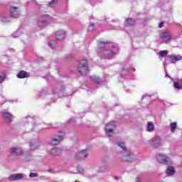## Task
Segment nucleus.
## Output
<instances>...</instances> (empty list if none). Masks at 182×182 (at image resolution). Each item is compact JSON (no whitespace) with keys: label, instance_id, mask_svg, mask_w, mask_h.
I'll return each mask as SVG.
<instances>
[{"label":"nucleus","instance_id":"1","mask_svg":"<svg viewBox=\"0 0 182 182\" xmlns=\"http://www.w3.org/2000/svg\"><path fill=\"white\" fill-rule=\"evenodd\" d=\"M96 52L99 53L101 58L110 59L119 52V48L114 44L110 46L107 41H99L98 49L96 50Z\"/></svg>","mask_w":182,"mask_h":182},{"label":"nucleus","instance_id":"2","mask_svg":"<svg viewBox=\"0 0 182 182\" xmlns=\"http://www.w3.org/2000/svg\"><path fill=\"white\" fill-rule=\"evenodd\" d=\"M117 146L122 149V151L119 154V157L122 161H134L136 160V156L126 149V144L124 142L117 141Z\"/></svg>","mask_w":182,"mask_h":182},{"label":"nucleus","instance_id":"3","mask_svg":"<svg viewBox=\"0 0 182 182\" xmlns=\"http://www.w3.org/2000/svg\"><path fill=\"white\" fill-rule=\"evenodd\" d=\"M34 122L35 118L31 116H27L25 118H23L22 121L17 123L16 125L21 126V127H25L27 132H31V130H33L36 127Z\"/></svg>","mask_w":182,"mask_h":182},{"label":"nucleus","instance_id":"4","mask_svg":"<svg viewBox=\"0 0 182 182\" xmlns=\"http://www.w3.org/2000/svg\"><path fill=\"white\" fill-rule=\"evenodd\" d=\"M77 72L85 76L89 73V63H87V59L83 58L82 59L77 66Z\"/></svg>","mask_w":182,"mask_h":182},{"label":"nucleus","instance_id":"5","mask_svg":"<svg viewBox=\"0 0 182 182\" xmlns=\"http://www.w3.org/2000/svg\"><path fill=\"white\" fill-rule=\"evenodd\" d=\"M52 21H53V19L51 18V17H50L49 15H41L38 18L37 25L39 28H45V26H48L49 23H52Z\"/></svg>","mask_w":182,"mask_h":182},{"label":"nucleus","instance_id":"6","mask_svg":"<svg viewBox=\"0 0 182 182\" xmlns=\"http://www.w3.org/2000/svg\"><path fill=\"white\" fill-rule=\"evenodd\" d=\"M156 160L160 164L164 166H170L171 164V159L167 155L164 154H158L156 155Z\"/></svg>","mask_w":182,"mask_h":182},{"label":"nucleus","instance_id":"7","mask_svg":"<svg viewBox=\"0 0 182 182\" xmlns=\"http://www.w3.org/2000/svg\"><path fill=\"white\" fill-rule=\"evenodd\" d=\"M116 129V122H111L109 124H107L105 127V133L107 136L109 137H113L114 135V130Z\"/></svg>","mask_w":182,"mask_h":182},{"label":"nucleus","instance_id":"8","mask_svg":"<svg viewBox=\"0 0 182 182\" xmlns=\"http://www.w3.org/2000/svg\"><path fill=\"white\" fill-rule=\"evenodd\" d=\"M160 38L162 43H170L173 37L171 36V33L170 31H164L160 34Z\"/></svg>","mask_w":182,"mask_h":182},{"label":"nucleus","instance_id":"9","mask_svg":"<svg viewBox=\"0 0 182 182\" xmlns=\"http://www.w3.org/2000/svg\"><path fill=\"white\" fill-rule=\"evenodd\" d=\"M64 136H65L64 132H60V134L55 135L50 141V144L52 146H58V144H59V143H60L62 140H63Z\"/></svg>","mask_w":182,"mask_h":182},{"label":"nucleus","instance_id":"10","mask_svg":"<svg viewBox=\"0 0 182 182\" xmlns=\"http://www.w3.org/2000/svg\"><path fill=\"white\" fill-rule=\"evenodd\" d=\"M31 150H36L42 146V142L39 139H33L29 143Z\"/></svg>","mask_w":182,"mask_h":182},{"label":"nucleus","instance_id":"11","mask_svg":"<svg viewBox=\"0 0 182 182\" xmlns=\"http://www.w3.org/2000/svg\"><path fill=\"white\" fill-rule=\"evenodd\" d=\"M9 13L11 18H19L21 16V9L16 6H11Z\"/></svg>","mask_w":182,"mask_h":182},{"label":"nucleus","instance_id":"12","mask_svg":"<svg viewBox=\"0 0 182 182\" xmlns=\"http://www.w3.org/2000/svg\"><path fill=\"white\" fill-rule=\"evenodd\" d=\"M87 157V149H82L75 154L77 160H85Z\"/></svg>","mask_w":182,"mask_h":182},{"label":"nucleus","instance_id":"13","mask_svg":"<svg viewBox=\"0 0 182 182\" xmlns=\"http://www.w3.org/2000/svg\"><path fill=\"white\" fill-rule=\"evenodd\" d=\"M136 69L133 68L132 65L127 64L122 68V70L121 72V75L124 76V75H127L129 72H135Z\"/></svg>","mask_w":182,"mask_h":182},{"label":"nucleus","instance_id":"14","mask_svg":"<svg viewBox=\"0 0 182 182\" xmlns=\"http://www.w3.org/2000/svg\"><path fill=\"white\" fill-rule=\"evenodd\" d=\"M10 153L12 156H16L18 157L19 156H23V151H22V149L19 147H13L10 149Z\"/></svg>","mask_w":182,"mask_h":182},{"label":"nucleus","instance_id":"15","mask_svg":"<svg viewBox=\"0 0 182 182\" xmlns=\"http://www.w3.org/2000/svg\"><path fill=\"white\" fill-rule=\"evenodd\" d=\"M166 59L168 62H171V63H176V62H178V60H182V56L168 55L166 56Z\"/></svg>","mask_w":182,"mask_h":182},{"label":"nucleus","instance_id":"16","mask_svg":"<svg viewBox=\"0 0 182 182\" xmlns=\"http://www.w3.org/2000/svg\"><path fill=\"white\" fill-rule=\"evenodd\" d=\"M55 38L57 41H62V39H65L66 38V32L63 30H59L55 33Z\"/></svg>","mask_w":182,"mask_h":182},{"label":"nucleus","instance_id":"17","mask_svg":"<svg viewBox=\"0 0 182 182\" xmlns=\"http://www.w3.org/2000/svg\"><path fill=\"white\" fill-rule=\"evenodd\" d=\"M151 144L154 147H160V146H161V139L160 138V136H155L152 139Z\"/></svg>","mask_w":182,"mask_h":182},{"label":"nucleus","instance_id":"18","mask_svg":"<svg viewBox=\"0 0 182 182\" xmlns=\"http://www.w3.org/2000/svg\"><path fill=\"white\" fill-rule=\"evenodd\" d=\"M3 117L5 119L6 122H7V123H11V122L15 119V117L8 112H3Z\"/></svg>","mask_w":182,"mask_h":182},{"label":"nucleus","instance_id":"19","mask_svg":"<svg viewBox=\"0 0 182 182\" xmlns=\"http://www.w3.org/2000/svg\"><path fill=\"white\" fill-rule=\"evenodd\" d=\"M107 161H109V157L105 156L104 158L102 159L101 165L100 166V171L101 173H103V171H105V170H106V168H107V166H106V165H105L102 168V166H103V164H106L107 163Z\"/></svg>","mask_w":182,"mask_h":182},{"label":"nucleus","instance_id":"20","mask_svg":"<svg viewBox=\"0 0 182 182\" xmlns=\"http://www.w3.org/2000/svg\"><path fill=\"white\" fill-rule=\"evenodd\" d=\"M11 181H15L16 180H22L23 178V173H14L9 176Z\"/></svg>","mask_w":182,"mask_h":182},{"label":"nucleus","instance_id":"21","mask_svg":"<svg viewBox=\"0 0 182 182\" xmlns=\"http://www.w3.org/2000/svg\"><path fill=\"white\" fill-rule=\"evenodd\" d=\"M60 153H62V150L56 146H54L50 150V154H52V156H59Z\"/></svg>","mask_w":182,"mask_h":182},{"label":"nucleus","instance_id":"22","mask_svg":"<svg viewBox=\"0 0 182 182\" xmlns=\"http://www.w3.org/2000/svg\"><path fill=\"white\" fill-rule=\"evenodd\" d=\"M64 90H65V86H62L61 89L59 90L58 92L53 91V95L55 99H58V97H62L63 96Z\"/></svg>","mask_w":182,"mask_h":182},{"label":"nucleus","instance_id":"23","mask_svg":"<svg viewBox=\"0 0 182 182\" xmlns=\"http://www.w3.org/2000/svg\"><path fill=\"white\" fill-rule=\"evenodd\" d=\"M90 80H91V82H93L94 83H97V85H100V83L103 82L102 81V80H100V78H99V77L96 75L90 76Z\"/></svg>","mask_w":182,"mask_h":182},{"label":"nucleus","instance_id":"24","mask_svg":"<svg viewBox=\"0 0 182 182\" xmlns=\"http://www.w3.org/2000/svg\"><path fill=\"white\" fill-rule=\"evenodd\" d=\"M136 21L133 20V18H127L125 22L124 23V26H133L135 25Z\"/></svg>","mask_w":182,"mask_h":182},{"label":"nucleus","instance_id":"25","mask_svg":"<svg viewBox=\"0 0 182 182\" xmlns=\"http://www.w3.org/2000/svg\"><path fill=\"white\" fill-rule=\"evenodd\" d=\"M22 33H23V28L21 27L12 34V36L13 38H18V36H21Z\"/></svg>","mask_w":182,"mask_h":182},{"label":"nucleus","instance_id":"26","mask_svg":"<svg viewBox=\"0 0 182 182\" xmlns=\"http://www.w3.org/2000/svg\"><path fill=\"white\" fill-rule=\"evenodd\" d=\"M16 76L18 79H25V77H28V73H26V71L21 70Z\"/></svg>","mask_w":182,"mask_h":182},{"label":"nucleus","instance_id":"27","mask_svg":"<svg viewBox=\"0 0 182 182\" xmlns=\"http://www.w3.org/2000/svg\"><path fill=\"white\" fill-rule=\"evenodd\" d=\"M0 22L1 23H8L11 22V18L8 16H0Z\"/></svg>","mask_w":182,"mask_h":182},{"label":"nucleus","instance_id":"28","mask_svg":"<svg viewBox=\"0 0 182 182\" xmlns=\"http://www.w3.org/2000/svg\"><path fill=\"white\" fill-rule=\"evenodd\" d=\"M166 174H168L169 176H173V175H174V173H176V170H174V167L168 166L166 168Z\"/></svg>","mask_w":182,"mask_h":182},{"label":"nucleus","instance_id":"29","mask_svg":"<svg viewBox=\"0 0 182 182\" xmlns=\"http://www.w3.org/2000/svg\"><path fill=\"white\" fill-rule=\"evenodd\" d=\"M146 132H149V133L154 132V124H153L151 122H148Z\"/></svg>","mask_w":182,"mask_h":182},{"label":"nucleus","instance_id":"30","mask_svg":"<svg viewBox=\"0 0 182 182\" xmlns=\"http://www.w3.org/2000/svg\"><path fill=\"white\" fill-rule=\"evenodd\" d=\"M170 127H171V132L172 133H174V132H176V129H177V123L176 122L171 123Z\"/></svg>","mask_w":182,"mask_h":182},{"label":"nucleus","instance_id":"31","mask_svg":"<svg viewBox=\"0 0 182 182\" xmlns=\"http://www.w3.org/2000/svg\"><path fill=\"white\" fill-rule=\"evenodd\" d=\"M173 87H175V89H177L178 90H181L182 85L178 82H173Z\"/></svg>","mask_w":182,"mask_h":182},{"label":"nucleus","instance_id":"32","mask_svg":"<svg viewBox=\"0 0 182 182\" xmlns=\"http://www.w3.org/2000/svg\"><path fill=\"white\" fill-rule=\"evenodd\" d=\"M56 4H58V0H52L48 3V6H49V8H53V6H55Z\"/></svg>","mask_w":182,"mask_h":182},{"label":"nucleus","instance_id":"33","mask_svg":"<svg viewBox=\"0 0 182 182\" xmlns=\"http://www.w3.org/2000/svg\"><path fill=\"white\" fill-rule=\"evenodd\" d=\"M48 46H50V48L53 49L55 48V46H56V41L53 40V41H49Z\"/></svg>","mask_w":182,"mask_h":182},{"label":"nucleus","instance_id":"34","mask_svg":"<svg viewBox=\"0 0 182 182\" xmlns=\"http://www.w3.org/2000/svg\"><path fill=\"white\" fill-rule=\"evenodd\" d=\"M168 51L167 50H161L159 52V56H163L165 58V56H167Z\"/></svg>","mask_w":182,"mask_h":182},{"label":"nucleus","instance_id":"35","mask_svg":"<svg viewBox=\"0 0 182 182\" xmlns=\"http://www.w3.org/2000/svg\"><path fill=\"white\" fill-rule=\"evenodd\" d=\"M88 31L89 32H93V31H95V24L93 23L90 24L88 27Z\"/></svg>","mask_w":182,"mask_h":182},{"label":"nucleus","instance_id":"36","mask_svg":"<svg viewBox=\"0 0 182 182\" xmlns=\"http://www.w3.org/2000/svg\"><path fill=\"white\" fill-rule=\"evenodd\" d=\"M150 97H151V95H144L141 97L142 100H149V99H150Z\"/></svg>","mask_w":182,"mask_h":182},{"label":"nucleus","instance_id":"37","mask_svg":"<svg viewBox=\"0 0 182 182\" xmlns=\"http://www.w3.org/2000/svg\"><path fill=\"white\" fill-rule=\"evenodd\" d=\"M5 77H6L5 74H4V73L0 74V83H2V82H4V80H5Z\"/></svg>","mask_w":182,"mask_h":182},{"label":"nucleus","instance_id":"38","mask_svg":"<svg viewBox=\"0 0 182 182\" xmlns=\"http://www.w3.org/2000/svg\"><path fill=\"white\" fill-rule=\"evenodd\" d=\"M29 177H31V178H33L35 177H38V173H31L29 174Z\"/></svg>","mask_w":182,"mask_h":182},{"label":"nucleus","instance_id":"39","mask_svg":"<svg viewBox=\"0 0 182 182\" xmlns=\"http://www.w3.org/2000/svg\"><path fill=\"white\" fill-rule=\"evenodd\" d=\"M77 170L78 173H83V168H82L80 166H77Z\"/></svg>","mask_w":182,"mask_h":182},{"label":"nucleus","instance_id":"40","mask_svg":"<svg viewBox=\"0 0 182 182\" xmlns=\"http://www.w3.org/2000/svg\"><path fill=\"white\" fill-rule=\"evenodd\" d=\"M135 182H141V178L137 177L135 180Z\"/></svg>","mask_w":182,"mask_h":182},{"label":"nucleus","instance_id":"41","mask_svg":"<svg viewBox=\"0 0 182 182\" xmlns=\"http://www.w3.org/2000/svg\"><path fill=\"white\" fill-rule=\"evenodd\" d=\"M164 26V23L163 22L159 23V28H163Z\"/></svg>","mask_w":182,"mask_h":182},{"label":"nucleus","instance_id":"42","mask_svg":"<svg viewBox=\"0 0 182 182\" xmlns=\"http://www.w3.org/2000/svg\"><path fill=\"white\" fill-rule=\"evenodd\" d=\"M75 122V118H71L70 120H69V123L70 124V123H73V122Z\"/></svg>","mask_w":182,"mask_h":182},{"label":"nucleus","instance_id":"43","mask_svg":"<svg viewBox=\"0 0 182 182\" xmlns=\"http://www.w3.org/2000/svg\"><path fill=\"white\" fill-rule=\"evenodd\" d=\"M45 93V90H43L40 93V97H42V95Z\"/></svg>","mask_w":182,"mask_h":182},{"label":"nucleus","instance_id":"44","mask_svg":"<svg viewBox=\"0 0 182 182\" xmlns=\"http://www.w3.org/2000/svg\"><path fill=\"white\" fill-rule=\"evenodd\" d=\"M166 77H170V76L167 74H166Z\"/></svg>","mask_w":182,"mask_h":182},{"label":"nucleus","instance_id":"45","mask_svg":"<svg viewBox=\"0 0 182 182\" xmlns=\"http://www.w3.org/2000/svg\"><path fill=\"white\" fill-rule=\"evenodd\" d=\"M9 102L10 103H12V102H14V100H9Z\"/></svg>","mask_w":182,"mask_h":182},{"label":"nucleus","instance_id":"46","mask_svg":"<svg viewBox=\"0 0 182 182\" xmlns=\"http://www.w3.org/2000/svg\"><path fill=\"white\" fill-rule=\"evenodd\" d=\"M115 180H119V177L115 176Z\"/></svg>","mask_w":182,"mask_h":182},{"label":"nucleus","instance_id":"47","mask_svg":"<svg viewBox=\"0 0 182 182\" xmlns=\"http://www.w3.org/2000/svg\"><path fill=\"white\" fill-rule=\"evenodd\" d=\"M46 79H48V80H49V79H50V77H47Z\"/></svg>","mask_w":182,"mask_h":182},{"label":"nucleus","instance_id":"48","mask_svg":"<svg viewBox=\"0 0 182 182\" xmlns=\"http://www.w3.org/2000/svg\"><path fill=\"white\" fill-rule=\"evenodd\" d=\"M25 161H29V160H28V159H25Z\"/></svg>","mask_w":182,"mask_h":182},{"label":"nucleus","instance_id":"49","mask_svg":"<svg viewBox=\"0 0 182 182\" xmlns=\"http://www.w3.org/2000/svg\"><path fill=\"white\" fill-rule=\"evenodd\" d=\"M32 2L35 1V0H31Z\"/></svg>","mask_w":182,"mask_h":182},{"label":"nucleus","instance_id":"50","mask_svg":"<svg viewBox=\"0 0 182 182\" xmlns=\"http://www.w3.org/2000/svg\"><path fill=\"white\" fill-rule=\"evenodd\" d=\"M28 156H31V154H28Z\"/></svg>","mask_w":182,"mask_h":182}]
</instances>
